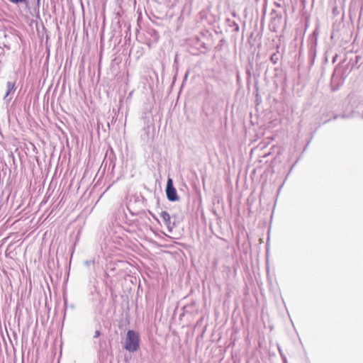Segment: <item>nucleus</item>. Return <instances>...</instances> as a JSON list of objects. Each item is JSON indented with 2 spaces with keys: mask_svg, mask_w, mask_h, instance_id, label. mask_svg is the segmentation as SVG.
I'll return each instance as SVG.
<instances>
[{
  "mask_svg": "<svg viewBox=\"0 0 363 363\" xmlns=\"http://www.w3.org/2000/svg\"><path fill=\"white\" fill-rule=\"evenodd\" d=\"M140 346V336L135 330H130L127 332L124 348L129 352H135Z\"/></svg>",
  "mask_w": 363,
  "mask_h": 363,
  "instance_id": "obj_1",
  "label": "nucleus"
},
{
  "mask_svg": "<svg viewBox=\"0 0 363 363\" xmlns=\"http://www.w3.org/2000/svg\"><path fill=\"white\" fill-rule=\"evenodd\" d=\"M166 195L167 199L171 201H175L178 200L177 195V189L173 185V181L170 177L168 179L166 186Z\"/></svg>",
  "mask_w": 363,
  "mask_h": 363,
  "instance_id": "obj_2",
  "label": "nucleus"
},
{
  "mask_svg": "<svg viewBox=\"0 0 363 363\" xmlns=\"http://www.w3.org/2000/svg\"><path fill=\"white\" fill-rule=\"evenodd\" d=\"M11 3L18 4V3H25L27 0H9Z\"/></svg>",
  "mask_w": 363,
  "mask_h": 363,
  "instance_id": "obj_4",
  "label": "nucleus"
},
{
  "mask_svg": "<svg viewBox=\"0 0 363 363\" xmlns=\"http://www.w3.org/2000/svg\"><path fill=\"white\" fill-rule=\"evenodd\" d=\"M160 217L166 225L169 226L170 225L171 217L167 211H162L160 213Z\"/></svg>",
  "mask_w": 363,
  "mask_h": 363,
  "instance_id": "obj_3",
  "label": "nucleus"
},
{
  "mask_svg": "<svg viewBox=\"0 0 363 363\" xmlns=\"http://www.w3.org/2000/svg\"><path fill=\"white\" fill-rule=\"evenodd\" d=\"M100 334H101V333H100V331H99V330H96V331L94 332V337L95 338H96V337H99V336L100 335Z\"/></svg>",
  "mask_w": 363,
  "mask_h": 363,
  "instance_id": "obj_5",
  "label": "nucleus"
}]
</instances>
